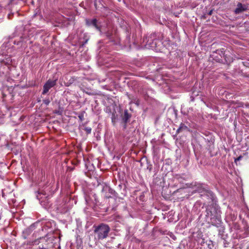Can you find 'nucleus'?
I'll return each instance as SVG.
<instances>
[{
  "label": "nucleus",
  "instance_id": "f03ea898",
  "mask_svg": "<svg viewBox=\"0 0 249 249\" xmlns=\"http://www.w3.org/2000/svg\"><path fill=\"white\" fill-rule=\"evenodd\" d=\"M102 195L106 198H110L114 194V191L108 185L103 186L102 190Z\"/></svg>",
  "mask_w": 249,
  "mask_h": 249
},
{
  "label": "nucleus",
  "instance_id": "6e6552de",
  "mask_svg": "<svg viewBox=\"0 0 249 249\" xmlns=\"http://www.w3.org/2000/svg\"><path fill=\"white\" fill-rule=\"evenodd\" d=\"M242 158V156H239V157H238L237 159H236L235 160V162H236L238 160H241Z\"/></svg>",
  "mask_w": 249,
  "mask_h": 249
},
{
  "label": "nucleus",
  "instance_id": "20e7f679",
  "mask_svg": "<svg viewBox=\"0 0 249 249\" xmlns=\"http://www.w3.org/2000/svg\"><path fill=\"white\" fill-rule=\"evenodd\" d=\"M247 9L248 6L247 5H243L241 3H238L237 5V8L235 9L234 12L235 14H238L246 11Z\"/></svg>",
  "mask_w": 249,
  "mask_h": 249
},
{
  "label": "nucleus",
  "instance_id": "f257e3e1",
  "mask_svg": "<svg viewBox=\"0 0 249 249\" xmlns=\"http://www.w3.org/2000/svg\"><path fill=\"white\" fill-rule=\"evenodd\" d=\"M109 231L110 228L109 226L104 224L97 226L94 230V232L99 239L106 238L107 236Z\"/></svg>",
  "mask_w": 249,
  "mask_h": 249
},
{
  "label": "nucleus",
  "instance_id": "39448f33",
  "mask_svg": "<svg viewBox=\"0 0 249 249\" xmlns=\"http://www.w3.org/2000/svg\"><path fill=\"white\" fill-rule=\"evenodd\" d=\"M50 187H46L44 190H39V194H42L46 196V197H48L51 195L50 191Z\"/></svg>",
  "mask_w": 249,
  "mask_h": 249
},
{
  "label": "nucleus",
  "instance_id": "1a4fd4ad",
  "mask_svg": "<svg viewBox=\"0 0 249 249\" xmlns=\"http://www.w3.org/2000/svg\"><path fill=\"white\" fill-rule=\"evenodd\" d=\"M44 103L46 105H48L50 103V101L48 100H45L44 101Z\"/></svg>",
  "mask_w": 249,
  "mask_h": 249
},
{
  "label": "nucleus",
  "instance_id": "7ed1b4c3",
  "mask_svg": "<svg viewBox=\"0 0 249 249\" xmlns=\"http://www.w3.org/2000/svg\"><path fill=\"white\" fill-rule=\"evenodd\" d=\"M56 84V80H48L43 86V91L42 94L47 93L49 90L55 86Z\"/></svg>",
  "mask_w": 249,
  "mask_h": 249
},
{
  "label": "nucleus",
  "instance_id": "423d86ee",
  "mask_svg": "<svg viewBox=\"0 0 249 249\" xmlns=\"http://www.w3.org/2000/svg\"><path fill=\"white\" fill-rule=\"evenodd\" d=\"M97 21L96 19H93L91 21V24L97 29L100 30L99 27L97 24Z\"/></svg>",
  "mask_w": 249,
  "mask_h": 249
},
{
  "label": "nucleus",
  "instance_id": "0eeeda50",
  "mask_svg": "<svg viewBox=\"0 0 249 249\" xmlns=\"http://www.w3.org/2000/svg\"><path fill=\"white\" fill-rule=\"evenodd\" d=\"M86 130L88 133H90L91 132V128H86Z\"/></svg>",
  "mask_w": 249,
  "mask_h": 249
}]
</instances>
